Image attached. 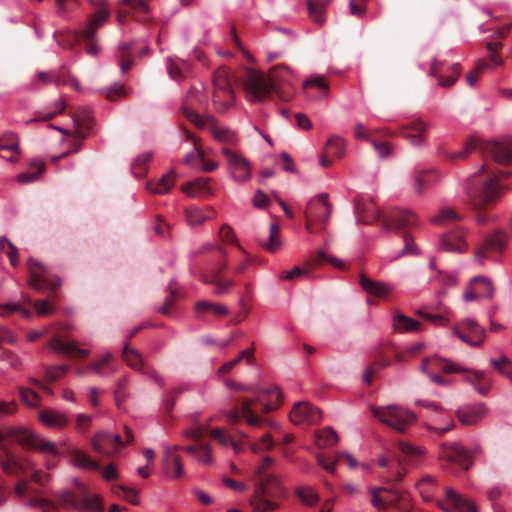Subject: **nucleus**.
<instances>
[{
	"label": "nucleus",
	"mask_w": 512,
	"mask_h": 512,
	"mask_svg": "<svg viewBox=\"0 0 512 512\" xmlns=\"http://www.w3.org/2000/svg\"><path fill=\"white\" fill-rule=\"evenodd\" d=\"M510 176H512V172L494 170L487 165H483L466 180L465 194L472 210L475 212V220L478 224H485L492 220L483 210L500 200L504 192L511 188L503 182L504 179Z\"/></svg>",
	"instance_id": "f257e3e1"
},
{
	"label": "nucleus",
	"mask_w": 512,
	"mask_h": 512,
	"mask_svg": "<svg viewBox=\"0 0 512 512\" xmlns=\"http://www.w3.org/2000/svg\"><path fill=\"white\" fill-rule=\"evenodd\" d=\"M17 443L24 448H37L43 452H54L53 443L40 438L23 428H6L0 430V466L13 476L26 473L29 462L21 461L10 449L9 444Z\"/></svg>",
	"instance_id": "f03ea898"
},
{
	"label": "nucleus",
	"mask_w": 512,
	"mask_h": 512,
	"mask_svg": "<svg viewBox=\"0 0 512 512\" xmlns=\"http://www.w3.org/2000/svg\"><path fill=\"white\" fill-rule=\"evenodd\" d=\"M292 78V71L283 64L272 67L268 75L249 70L244 80L247 97L251 101L261 102L275 92L281 99L289 100L292 97V91L283 95L280 87H290Z\"/></svg>",
	"instance_id": "7ed1b4c3"
},
{
	"label": "nucleus",
	"mask_w": 512,
	"mask_h": 512,
	"mask_svg": "<svg viewBox=\"0 0 512 512\" xmlns=\"http://www.w3.org/2000/svg\"><path fill=\"white\" fill-rule=\"evenodd\" d=\"M236 407L227 413V419L231 424L240 421L241 416L252 427H259L265 419L257 414L253 406L259 405L260 411L267 414L277 408L282 402V392L276 386L268 388H256L251 398L235 399Z\"/></svg>",
	"instance_id": "20e7f679"
},
{
	"label": "nucleus",
	"mask_w": 512,
	"mask_h": 512,
	"mask_svg": "<svg viewBox=\"0 0 512 512\" xmlns=\"http://www.w3.org/2000/svg\"><path fill=\"white\" fill-rule=\"evenodd\" d=\"M273 459L266 456L262 463L255 468L258 483L250 499L253 512H273L280 507V501L285 497V489L280 479L275 475L264 474L271 466Z\"/></svg>",
	"instance_id": "39448f33"
},
{
	"label": "nucleus",
	"mask_w": 512,
	"mask_h": 512,
	"mask_svg": "<svg viewBox=\"0 0 512 512\" xmlns=\"http://www.w3.org/2000/svg\"><path fill=\"white\" fill-rule=\"evenodd\" d=\"M77 486L78 493L69 490L60 491L54 495L56 501L31 497L28 504L40 507L43 512H48V509L56 511L60 507L74 508L79 512H102L103 506L99 497L88 494L82 484L77 483Z\"/></svg>",
	"instance_id": "423d86ee"
},
{
	"label": "nucleus",
	"mask_w": 512,
	"mask_h": 512,
	"mask_svg": "<svg viewBox=\"0 0 512 512\" xmlns=\"http://www.w3.org/2000/svg\"><path fill=\"white\" fill-rule=\"evenodd\" d=\"M110 17V12L106 3L99 7L97 11L91 15L84 30L63 34L59 37L58 42L64 47H72L80 41H85L86 52L90 55L98 53V47L95 44L96 30L101 27Z\"/></svg>",
	"instance_id": "0eeeda50"
},
{
	"label": "nucleus",
	"mask_w": 512,
	"mask_h": 512,
	"mask_svg": "<svg viewBox=\"0 0 512 512\" xmlns=\"http://www.w3.org/2000/svg\"><path fill=\"white\" fill-rule=\"evenodd\" d=\"M57 131L64 135L71 137L70 145L72 149L68 152L62 153L55 157L53 160L57 161L60 158L68 156L72 152H78L82 146V140L85 139L92 128V115L88 108L79 109L73 116V130H67L59 126L51 125Z\"/></svg>",
	"instance_id": "6e6552de"
},
{
	"label": "nucleus",
	"mask_w": 512,
	"mask_h": 512,
	"mask_svg": "<svg viewBox=\"0 0 512 512\" xmlns=\"http://www.w3.org/2000/svg\"><path fill=\"white\" fill-rule=\"evenodd\" d=\"M372 414L383 424L404 433L416 421V415L399 405L372 407Z\"/></svg>",
	"instance_id": "1a4fd4ad"
},
{
	"label": "nucleus",
	"mask_w": 512,
	"mask_h": 512,
	"mask_svg": "<svg viewBox=\"0 0 512 512\" xmlns=\"http://www.w3.org/2000/svg\"><path fill=\"white\" fill-rule=\"evenodd\" d=\"M212 102L221 113L226 112L234 103L232 79L225 68L217 69L213 74Z\"/></svg>",
	"instance_id": "9d476101"
},
{
	"label": "nucleus",
	"mask_w": 512,
	"mask_h": 512,
	"mask_svg": "<svg viewBox=\"0 0 512 512\" xmlns=\"http://www.w3.org/2000/svg\"><path fill=\"white\" fill-rule=\"evenodd\" d=\"M207 105V97L203 91L197 87H192L183 103V115L198 129H205L207 116L201 117L198 113V110L201 108H206Z\"/></svg>",
	"instance_id": "9b49d317"
},
{
	"label": "nucleus",
	"mask_w": 512,
	"mask_h": 512,
	"mask_svg": "<svg viewBox=\"0 0 512 512\" xmlns=\"http://www.w3.org/2000/svg\"><path fill=\"white\" fill-rule=\"evenodd\" d=\"M398 449L400 452L398 461L400 468L388 476V482L398 483L405 476V465L417 466L425 455V450L421 447L415 446L410 442L400 440L398 442Z\"/></svg>",
	"instance_id": "f8f14e48"
},
{
	"label": "nucleus",
	"mask_w": 512,
	"mask_h": 512,
	"mask_svg": "<svg viewBox=\"0 0 512 512\" xmlns=\"http://www.w3.org/2000/svg\"><path fill=\"white\" fill-rule=\"evenodd\" d=\"M331 214V205L328 202V195L322 193L316 198L310 200L305 210L306 230L310 233H316L318 230L314 223L324 225L328 222Z\"/></svg>",
	"instance_id": "ddd939ff"
},
{
	"label": "nucleus",
	"mask_w": 512,
	"mask_h": 512,
	"mask_svg": "<svg viewBox=\"0 0 512 512\" xmlns=\"http://www.w3.org/2000/svg\"><path fill=\"white\" fill-rule=\"evenodd\" d=\"M132 15L135 20L147 23L151 20L149 6L145 0H119L117 9V20L123 24L128 16Z\"/></svg>",
	"instance_id": "4468645a"
},
{
	"label": "nucleus",
	"mask_w": 512,
	"mask_h": 512,
	"mask_svg": "<svg viewBox=\"0 0 512 512\" xmlns=\"http://www.w3.org/2000/svg\"><path fill=\"white\" fill-rule=\"evenodd\" d=\"M221 152L225 157L230 175L238 182L247 181L251 177V168L248 160L230 147H222Z\"/></svg>",
	"instance_id": "2eb2a0df"
},
{
	"label": "nucleus",
	"mask_w": 512,
	"mask_h": 512,
	"mask_svg": "<svg viewBox=\"0 0 512 512\" xmlns=\"http://www.w3.org/2000/svg\"><path fill=\"white\" fill-rule=\"evenodd\" d=\"M454 334L473 347L482 345L485 338V330L472 319H465L454 327Z\"/></svg>",
	"instance_id": "dca6fc26"
},
{
	"label": "nucleus",
	"mask_w": 512,
	"mask_h": 512,
	"mask_svg": "<svg viewBox=\"0 0 512 512\" xmlns=\"http://www.w3.org/2000/svg\"><path fill=\"white\" fill-rule=\"evenodd\" d=\"M508 235L502 230H495L493 233L484 237L479 244L475 254V260L482 262L487 253H501L506 248Z\"/></svg>",
	"instance_id": "f3484780"
},
{
	"label": "nucleus",
	"mask_w": 512,
	"mask_h": 512,
	"mask_svg": "<svg viewBox=\"0 0 512 512\" xmlns=\"http://www.w3.org/2000/svg\"><path fill=\"white\" fill-rule=\"evenodd\" d=\"M439 457L448 464H455L467 470L472 465L469 452L458 443H444L440 447Z\"/></svg>",
	"instance_id": "a211bd4d"
},
{
	"label": "nucleus",
	"mask_w": 512,
	"mask_h": 512,
	"mask_svg": "<svg viewBox=\"0 0 512 512\" xmlns=\"http://www.w3.org/2000/svg\"><path fill=\"white\" fill-rule=\"evenodd\" d=\"M354 211L357 222L360 224L370 225L377 220H381L383 223V217H386L380 213L374 201L367 196H358L354 200Z\"/></svg>",
	"instance_id": "6ab92c4d"
},
{
	"label": "nucleus",
	"mask_w": 512,
	"mask_h": 512,
	"mask_svg": "<svg viewBox=\"0 0 512 512\" xmlns=\"http://www.w3.org/2000/svg\"><path fill=\"white\" fill-rule=\"evenodd\" d=\"M429 124L423 119L418 118L410 123L399 127L398 134L405 138L412 146L421 147L426 144V133Z\"/></svg>",
	"instance_id": "aec40b11"
},
{
	"label": "nucleus",
	"mask_w": 512,
	"mask_h": 512,
	"mask_svg": "<svg viewBox=\"0 0 512 512\" xmlns=\"http://www.w3.org/2000/svg\"><path fill=\"white\" fill-rule=\"evenodd\" d=\"M29 282L36 290H54L60 285V280H49L46 268L37 260L30 259L28 262Z\"/></svg>",
	"instance_id": "412c9836"
},
{
	"label": "nucleus",
	"mask_w": 512,
	"mask_h": 512,
	"mask_svg": "<svg viewBox=\"0 0 512 512\" xmlns=\"http://www.w3.org/2000/svg\"><path fill=\"white\" fill-rule=\"evenodd\" d=\"M323 263H330L339 270L345 269V264L341 260L333 256H329L320 250L312 259L309 260L308 268L302 269L300 267H294L292 270L285 272L283 277L287 280H292L296 277L307 275L310 269L316 268Z\"/></svg>",
	"instance_id": "4be33fe9"
},
{
	"label": "nucleus",
	"mask_w": 512,
	"mask_h": 512,
	"mask_svg": "<svg viewBox=\"0 0 512 512\" xmlns=\"http://www.w3.org/2000/svg\"><path fill=\"white\" fill-rule=\"evenodd\" d=\"M466 234L467 230L462 226L443 234L440 239V248L447 252H466L468 249Z\"/></svg>",
	"instance_id": "5701e85b"
},
{
	"label": "nucleus",
	"mask_w": 512,
	"mask_h": 512,
	"mask_svg": "<svg viewBox=\"0 0 512 512\" xmlns=\"http://www.w3.org/2000/svg\"><path fill=\"white\" fill-rule=\"evenodd\" d=\"M439 507L445 512H477L473 502L456 493L452 488H446L445 501L439 502Z\"/></svg>",
	"instance_id": "b1692460"
},
{
	"label": "nucleus",
	"mask_w": 512,
	"mask_h": 512,
	"mask_svg": "<svg viewBox=\"0 0 512 512\" xmlns=\"http://www.w3.org/2000/svg\"><path fill=\"white\" fill-rule=\"evenodd\" d=\"M418 224V217L410 210H395L389 216L383 217L385 229H408Z\"/></svg>",
	"instance_id": "393cba45"
},
{
	"label": "nucleus",
	"mask_w": 512,
	"mask_h": 512,
	"mask_svg": "<svg viewBox=\"0 0 512 512\" xmlns=\"http://www.w3.org/2000/svg\"><path fill=\"white\" fill-rule=\"evenodd\" d=\"M290 420L297 425L317 423L321 418L320 411L309 403H297L290 412Z\"/></svg>",
	"instance_id": "a878e982"
},
{
	"label": "nucleus",
	"mask_w": 512,
	"mask_h": 512,
	"mask_svg": "<svg viewBox=\"0 0 512 512\" xmlns=\"http://www.w3.org/2000/svg\"><path fill=\"white\" fill-rule=\"evenodd\" d=\"M485 151L496 162L505 165H512V138L486 143Z\"/></svg>",
	"instance_id": "bb28decb"
},
{
	"label": "nucleus",
	"mask_w": 512,
	"mask_h": 512,
	"mask_svg": "<svg viewBox=\"0 0 512 512\" xmlns=\"http://www.w3.org/2000/svg\"><path fill=\"white\" fill-rule=\"evenodd\" d=\"M346 149L345 140L339 136H331L325 145L324 152L320 157V165L328 168L332 165L334 159H340L344 156Z\"/></svg>",
	"instance_id": "cd10ccee"
},
{
	"label": "nucleus",
	"mask_w": 512,
	"mask_h": 512,
	"mask_svg": "<svg viewBox=\"0 0 512 512\" xmlns=\"http://www.w3.org/2000/svg\"><path fill=\"white\" fill-rule=\"evenodd\" d=\"M421 371L428 376L433 374L443 373H455L461 371V366L450 362L447 359H442L437 356L424 358L420 367Z\"/></svg>",
	"instance_id": "c85d7f7f"
},
{
	"label": "nucleus",
	"mask_w": 512,
	"mask_h": 512,
	"mask_svg": "<svg viewBox=\"0 0 512 512\" xmlns=\"http://www.w3.org/2000/svg\"><path fill=\"white\" fill-rule=\"evenodd\" d=\"M442 65V62L434 59L431 64L429 74L438 80L439 86L449 88L456 83L458 77L460 76L461 66L459 64H453L449 69V73L445 75L443 73Z\"/></svg>",
	"instance_id": "c756f323"
},
{
	"label": "nucleus",
	"mask_w": 512,
	"mask_h": 512,
	"mask_svg": "<svg viewBox=\"0 0 512 512\" xmlns=\"http://www.w3.org/2000/svg\"><path fill=\"white\" fill-rule=\"evenodd\" d=\"M187 436L192 438L196 443L184 448V450L194 456L198 461L204 464L212 463L211 447L209 444L201 440V435L198 431L190 430Z\"/></svg>",
	"instance_id": "7c9ffc66"
},
{
	"label": "nucleus",
	"mask_w": 512,
	"mask_h": 512,
	"mask_svg": "<svg viewBox=\"0 0 512 512\" xmlns=\"http://www.w3.org/2000/svg\"><path fill=\"white\" fill-rule=\"evenodd\" d=\"M361 288L369 295L380 300H386L392 293L393 287L381 281L369 278L365 274H361L359 278Z\"/></svg>",
	"instance_id": "2f4dec72"
},
{
	"label": "nucleus",
	"mask_w": 512,
	"mask_h": 512,
	"mask_svg": "<svg viewBox=\"0 0 512 512\" xmlns=\"http://www.w3.org/2000/svg\"><path fill=\"white\" fill-rule=\"evenodd\" d=\"M206 122L205 128L210 131L217 142L223 144V147H229L237 143V135L229 128L218 126L212 115L207 116Z\"/></svg>",
	"instance_id": "473e14b6"
},
{
	"label": "nucleus",
	"mask_w": 512,
	"mask_h": 512,
	"mask_svg": "<svg viewBox=\"0 0 512 512\" xmlns=\"http://www.w3.org/2000/svg\"><path fill=\"white\" fill-rule=\"evenodd\" d=\"M493 296V287L485 277H475L471 280L469 290L464 294L466 301H472L480 298L490 299Z\"/></svg>",
	"instance_id": "72a5a7b5"
},
{
	"label": "nucleus",
	"mask_w": 512,
	"mask_h": 512,
	"mask_svg": "<svg viewBox=\"0 0 512 512\" xmlns=\"http://www.w3.org/2000/svg\"><path fill=\"white\" fill-rule=\"evenodd\" d=\"M183 449L178 445L167 447L164 450V467L167 474L172 478H180L184 474V469L180 456L176 453Z\"/></svg>",
	"instance_id": "f704fd0d"
},
{
	"label": "nucleus",
	"mask_w": 512,
	"mask_h": 512,
	"mask_svg": "<svg viewBox=\"0 0 512 512\" xmlns=\"http://www.w3.org/2000/svg\"><path fill=\"white\" fill-rule=\"evenodd\" d=\"M227 268V262L224 260L218 268L213 269L209 275L206 276L205 282L215 287V294L220 296L225 293L234 285L231 279L223 277V271Z\"/></svg>",
	"instance_id": "c9c22d12"
},
{
	"label": "nucleus",
	"mask_w": 512,
	"mask_h": 512,
	"mask_svg": "<svg viewBox=\"0 0 512 512\" xmlns=\"http://www.w3.org/2000/svg\"><path fill=\"white\" fill-rule=\"evenodd\" d=\"M306 95L312 100H322L329 96V85L323 76H312L304 83Z\"/></svg>",
	"instance_id": "e433bc0d"
},
{
	"label": "nucleus",
	"mask_w": 512,
	"mask_h": 512,
	"mask_svg": "<svg viewBox=\"0 0 512 512\" xmlns=\"http://www.w3.org/2000/svg\"><path fill=\"white\" fill-rule=\"evenodd\" d=\"M457 373L463 374V379L473 386V388L481 395H486L490 389V381L482 371L469 370L461 366V371Z\"/></svg>",
	"instance_id": "4c0bfd02"
},
{
	"label": "nucleus",
	"mask_w": 512,
	"mask_h": 512,
	"mask_svg": "<svg viewBox=\"0 0 512 512\" xmlns=\"http://www.w3.org/2000/svg\"><path fill=\"white\" fill-rule=\"evenodd\" d=\"M0 156L7 161L15 162L19 156L18 138L14 133H6L0 138Z\"/></svg>",
	"instance_id": "58836bf2"
},
{
	"label": "nucleus",
	"mask_w": 512,
	"mask_h": 512,
	"mask_svg": "<svg viewBox=\"0 0 512 512\" xmlns=\"http://www.w3.org/2000/svg\"><path fill=\"white\" fill-rule=\"evenodd\" d=\"M49 345L58 353L71 355L77 358H85L89 354L88 350L80 349L74 341L65 342L59 338H53Z\"/></svg>",
	"instance_id": "ea45409f"
},
{
	"label": "nucleus",
	"mask_w": 512,
	"mask_h": 512,
	"mask_svg": "<svg viewBox=\"0 0 512 512\" xmlns=\"http://www.w3.org/2000/svg\"><path fill=\"white\" fill-rule=\"evenodd\" d=\"M36 79L43 83H55L56 85H71L79 90V82L66 71L58 73L38 72Z\"/></svg>",
	"instance_id": "a19ab883"
},
{
	"label": "nucleus",
	"mask_w": 512,
	"mask_h": 512,
	"mask_svg": "<svg viewBox=\"0 0 512 512\" xmlns=\"http://www.w3.org/2000/svg\"><path fill=\"white\" fill-rule=\"evenodd\" d=\"M439 181V175L434 169L417 171L415 174V190L418 194H423Z\"/></svg>",
	"instance_id": "79ce46f5"
},
{
	"label": "nucleus",
	"mask_w": 512,
	"mask_h": 512,
	"mask_svg": "<svg viewBox=\"0 0 512 512\" xmlns=\"http://www.w3.org/2000/svg\"><path fill=\"white\" fill-rule=\"evenodd\" d=\"M464 217L451 207H442L437 214L430 218V221L439 226H446L461 221Z\"/></svg>",
	"instance_id": "37998d69"
},
{
	"label": "nucleus",
	"mask_w": 512,
	"mask_h": 512,
	"mask_svg": "<svg viewBox=\"0 0 512 512\" xmlns=\"http://www.w3.org/2000/svg\"><path fill=\"white\" fill-rule=\"evenodd\" d=\"M485 406L478 405L457 411L458 420L464 425H474L478 423L485 414Z\"/></svg>",
	"instance_id": "c03bdc74"
},
{
	"label": "nucleus",
	"mask_w": 512,
	"mask_h": 512,
	"mask_svg": "<svg viewBox=\"0 0 512 512\" xmlns=\"http://www.w3.org/2000/svg\"><path fill=\"white\" fill-rule=\"evenodd\" d=\"M182 191L191 197L209 195L211 188L209 178H197L182 186Z\"/></svg>",
	"instance_id": "a18cd8bd"
},
{
	"label": "nucleus",
	"mask_w": 512,
	"mask_h": 512,
	"mask_svg": "<svg viewBox=\"0 0 512 512\" xmlns=\"http://www.w3.org/2000/svg\"><path fill=\"white\" fill-rule=\"evenodd\" d=\"M40 421L51 428H65L68 425V418L65 414L55 411L46 410L39 414Z\"/></svg>",
	"instance_id": "49530a36"
},
{
	"label": "nucleus",
	"mask_w": 512,
	"mask_h": 512,
	"mask_svg": "<svg viewBox=\"0 0 512 512\" xmlns=\"http://www.w3.org/2000/svg\"><path fill=\"white\" fill-rule=\"evenodd\" d=\"M393 328L400 333H409L420 330L421 324L413 318L397 313L393 318Z\"/></svg>",
	"instance_id": "de8ad7c7"
},
{
	"label": "nucleus",
	"mask_w": 512,
	"mask_h": 512,
	"mask_svg": "<svg viewBox=\"0 0 512 512\" xmlns=\"http://www.w3.org/2000/svg\"><path fill=\"white\" fill-rule=\"evenodd\" d=\"M214 212L211 209H201L190 207L185 210V218L189 226H198L213 217Z\"/></svg>",
	"instance_id": "09e8293b"
},
{
	"label": "nucleus",
	"mask_w": 512,
	"mask_h": 512,
	"mask_svg": "<svg viewBox=\"0 0 512 512\" xmlns=\"http://www.w3.org/2000/svg\"><path fill=\"white\" fill-rule=\"evenodd\" d=\"M70 457L73 464L79 468L92 471H97L101 469L100 464L97 461L91 459L85 452L81 450L73 449L70 452Z\"/></svg>",
	"instance_id": "8fccbe9b"
},
{
	"label": "nucleus",
	"mask_w": 512,
	"mask_h": 512,
	"mask_svg": "<svg viewBox=\"0 0 512 512\" xmlns=\"http://www.w3.org/2000/svg\"><path fill=\"white\" fill-rule=\"evenodd\" d=\"M45 169L46 165L43 161H33L28 170L17 176V181L21 184L32 183L39 179Z\"/></svg>",
	"instance_id": "3c124183"
},
{
	"label": "nucleus",
	"mask_w": 512,
	"mask_h": 512,
	"mask_svg": "<svg viewBox=\"0 0 512 512\" xmlns=\"http://www.w3.org/2000/svg\"><path fill=\"white\" fill-rule=\"evenodd\" d=\"M385 501V508L395 507L399 510L406 512L408 510L407 496L394 489H388V492H383Z\"/></svg>",
	"instance_id": "603ef678"
},
{
	"label": "nucleus",
	"mask_w": 512,
	"mask_h": 512,
	"mask_svg": "<svg viewBox=\"0 0 512 512\" xmlns=\"http://www.w3.org/2000/svg\"><path fill=\"white\" fill-rule=\"evenodd\" d=\"M191 65L181 59H171L168 65V73L170 77L175 81H181L188 77L190 73Z\"/></svg>",
	"instance_id": "864d4df0"
},
{
	"label": "nucleus",
	"mask_w": 512,
	"mask_h": 512,
	"mask_svg": "<svg viewBox=\"0 0 512 512\" xmlns=\"http://www.w3.org/2000/svg\"><path fill=\"white\" fill-rule=\"evenodd\" d=\"M175 179V172L172 170L163 175L157 182H149L147 186L152 193L165 194L173 187Z\"/></svg>",
	"instance_id": "5fc2aeb1"
},
{
	"label": "nucleus",
	"mask_w": 512,
	"mask_h": 512,
	"mask_svg": "<svg viewBox=\"0 0 512 512\" xmlns=\"http://www.w3.org/2000/svg\"><path fill=\"white\" fill-rule=\"evenodd\" d=\"M259 244L268 252H275L281 246L280 228L277 223H271L269 226V236L265 239H259Z\"/></svg>",
	"instance_id": "6e6d98bb"
},
{
	"label": "nucleus",
	"mask_w": 512,
	"mask_h": 512,
	"mask_svg": "<svg viewBox=\"0 0 512 512\" xmlns=\"http://www.w3.org/2000/svg\"><path fill=\"white\" fill-rule=\"evenodd\" d=\"M210 436L223 446H231L236 453L243 451L241 442L235 440L224 429L214 428L210 430Z\"/></svg>",
	"instance_id": "4d7b16f0"
},
{
	"label": "nucleus",
	"mask_w": 512,
	"mask_h": 512,
	"mask_svg": "<svg viewBox=\"0 0 512 512\" xmlns=\"http://www.w3.org/2000/svg\"><path fill=\"white\" fill-rule=\"evenodd\" d=\"M329 0H308L307 6L310 18L317 24L321 25L325 21V8Z\"/></svg>",
	"instance_id": "13d9d810"
},
{
	"label": "nucleus",
	"mask_w": 512,
	"mask_h": 512,
	"mask_svg": "<svg viewBox=\"0 0 512 512\" xmlns=\"http://www.w3.org/2000/svg\"><path fill=\"white\" fill-rule=\"evenodd\" d=\"M197 317L202 318L204 313H211L218 316H223L228 313L227 308L218 303H212L205 300L198 301L195 305Z\"/></svg>",
	"instance_id": "bf43d9fd"
},
{
	"label": "nucleus",
	"mask_w": 512,
	"mask_h": 512,
	"mask_svg": "<svg viewBox=\"0 0 512 512\" xmlns=\"http://www.w3.org/2000/svg\"><path fill=\"white\" fill-rule=\"evenodd\" d=\"M124 433H125V438H126L125 441L122 440L121 435L112 434L108 431H99L98 438L99 437L107 438L113 444V447L115 449V454H116L120 447L125 446L134 440L133 433L128 427H124Z\"/></svg>",
	"instance_id": "052dcab7"
},
{
	"label": "nucleus",
	"mask_w": 512,
	"mask_h": 512,
	"mask_svg": "<svg viewBox=\"0 0 512 512\" xmlns=\"http://www.w3.org/2000/svg\"><path fill=\"white\" fill-rule=\"evenodd\" d=\"M315 442L319 448H327L335 445L338 442L337 433L331 428H325L316 432Z\"/></svg>",
	"instance_id": "680f3d73"
},
{
	"label": "nucleus",
	"mask_w": 512,
	"mask_h": 512,
	"mask_svg": "<svg viewBox=\"0 0 512 512\" xmlns=\"http://www.w3.org/2000/svg\"><path fill=\"white\" fill-rule=\"evenodd\" d=\"M91 446L99 454L109 457L115 455L113 444L105 437L98 438V432L91 438Z\"/></svg>",
	"instance_id": "e2e57ef3"
},
{
	"label": "nucleus",
	"mask_w": 512,
	"mask_h": 512,
	"mask_svg": "<svg viewBox=\"0 0 512 512\" xmlns=\"http://www.w3.org/2000/svg\"><path fill=\"white\" fill-rule=\"evenodd\" d=\"M182 130L185 134L186 140L192 141L194 144V151L188 153L183 159L185 164L191 165L196 158H203V153L201 151V143L200 140L192 132H190L186 128H182Z\"/></svg>",
	"instance_id": "0e129e2a"
},
{
	"label": "nucleus",
	"mask_w": 512,
	"mask_h": 512,
	"mask_svg": "<svg viewBox=\"0 0 512 512\" xmlns=\"http://www.w3.org/2000/svg\"><path fill=\"white\" fill-rule=\"evenodd\" d=\"M296 496L307 507H314L320 499L317 492L308 486L297 488Z\"/></svg>",
	"instance_id": "69168bd1"
},
{
	"label": "nucleus",
	"mask_w": 512,
	"mask_h": 512,
	"mask_svg": "<svg viewBox=\"0 0 512 512\" xmlns=\"http://www.w3.org/2000/svg\"><path fill=\"white\" fill-rule=\"evenodd\" d=\"M122 357L126 364L135 370H139L143 366L142 355L137 350L131 349L129 344H125Z\"/></svg>",
	"instance_id": "338daca9"
},
{
	"label": "nucleus",
	"mask_w": 512,
	"mask_h": 512,
	"mask_svg": "<svg viewBox=\"0 0 512 512\" xmlns=\"http://www.w3.org/2000/svg\"><path fill=\"white\" fill-rule=\"evenodd\" d=\"M416 488L422 495L425 501H429L431 499V495L436 488V479L432 476H424L417 483Z\"/></svg>",
	"instance_id": "774afa93"
}]
</instances>
